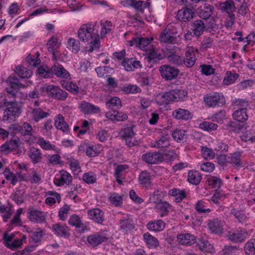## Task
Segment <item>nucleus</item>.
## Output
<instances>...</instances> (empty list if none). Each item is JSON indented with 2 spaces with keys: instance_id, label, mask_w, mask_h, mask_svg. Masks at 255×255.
I'll return each mask as SVG.
<instances>
[{
  "instance_id": "43",
  "label": "nucleus",
  "mask_w": 255,
  "mask_h": 255,
  "mask_svg": "<svg viewBox=\"0 0 255 255\" xmlns=\"http://www.w3.org/2000/svg\"><path fill=\"white\" fill-rule=\"evenodd\" d=\"M159 162L165 161L166 162L174 160L176 157V154L175 152L172 150L165 151L163 152H159Z\"/></svg>"
},
{
  "instance_id": "3",
  "label": "nucleus",
  "mask_w": 255,
  "mask_h": 255,
  "mask_svg": "<svg viewBox=\"0 0 255 255\" xmlns=\"http://www.w3.org/2000/svg\"><path fill=\"white\" fill-rule=\"evenodd\" d=\"M175 33L172 26L168 25L160 34L159 40L161 42L165 43H177L178 39Z\"/></svg>"
},
{
  "instance_id": "17",
  "label": "nucleus",
  "mask_w": 255,
  "mask_h": 255,
  "mask_svg": "<svg viewBox=\"0 0 255 255\" xmlns=\"http://www.w3.org/2000/svg\"><path fill=\"white\" fill-rule=\"evenodd\" d=\"M30 114L32 120L36 123L39 122L45 118H47L50 115L49 110L44 111L39 107L32 108Z\"/></svg>"
},
{
  "instance_id": "63",
  "label": "nucleus",
  "mask_w": 255,
  "mask_h": 255,
  "mask_svg": "<svg viewBox=\"0 0 255 255\" xmlns=\"http://www.w3.org/2000/svg\"><path fill=\"white\" fill-rule=\"evenodd\" d=\"M37 73L44 78L52 77L51 68L49 69L47 67L40 66L37 70Z\"/></svg>"
},
{
  "instance_id": "39",
  "label": "nucleus",
  "mask_w": 255,
  "mask_h": 255,
  "mask_svg": "<svg viewBox=\"0 0 255 255\" xmlns=\"http://www.w3.org/2000/svg\"><path fill=\"white\" fill-rule=\"evenodd\" d=\"M170 204L165 201H162L158 204L155 205V208L160 212V217H163L168 214L171 208Z\"/></svg>"
},
{
  "instance_id": "24",
  "label": "nucleus",
  "mask_w": 255,
  "mask_h": 255,
  "mask_svg": "<svg viewBox=\"0 0 255 255\" xmlns=\"http://www.w3.org/2000/svg\"><path fill=\"white\" fill-rule=\"evenodd\" d=\"M51 72L52 76L54 74L58 77L68 78L70 77L69 72L64 68L63 66L60 65L59 63H55L51 67Z\"/></svg>"
},
{
  "instance_id": "14",
  "label": "nucleus",
  "mask_w": 255,
  "mask_h": 255,
  "mask_svg": "<svg viewBox=\"0 0 255 255\" xmlns=\"http://www.w3.org/2000/svg\"><path fill=\"white\" fill-rule=\"evenodd\" d=\"M11 128L15 132L23 135H32L33 133L31 125L27 122H24L21 125L13 124L11 126Z\"/></svg>"
},
{
  "instance_id": "40",
  "label": "nucleus",
  "mask_w": 255,
  "mask_h": 255,
  "mask_svg": "<svg viewBox=\"0 0 255 255\" xmlns=\"http://www.w3.org/2000/svg\"><path fill=\"white\" fill-rule=\"evenodd\" d=\"M241 152L239 151L230 154L229 156L228 162L236 168L242 166L241 159Z\"/></svg>"
},
{
  "instance_id": "58",
  "label": "nucleus",
  "mask_w": 255,
  "mask_h": 255,
  "mask_svg": "<svg viewBox=\"0 0 255 255\" xmlns=\"http://www.w3.org/2000/svg\"><path fill=\"white\" fill-rule=\"evenodd\" d=\"M207 181L209 185L213 188H219L222 184V180L217 176H210L207 178Z\"/></svg>"
},
{
  "instance_id": "62",
  "label": "nucleus",
  "mask_w": 255,
  "mask_h": 255,
  "mask_svg": "<svg viewBox=\"0 0 255 255\" xmlns=\"http://www.w3.org/2000/svg\"><path fill=\"white\" fill-rule=\"evenodd\" d=\"M122 91L126 94H137L141 92V89L136 85L129 84L124 86Z\"/></svg>"
},
{
  "instance_id": "30",
  "label": "nucleus",
  "mask_w": 255,
  "mask_h": 255,
  "mask_svg": "<svg viewBox=\"0 0 255 255\" xmlns=\"http://www.w3.org/2000/svg\"><path fill=\"white\" fill-rule=\"evenodd\" d=\"M172 102H178L182 100L187 96V92L182 89H174L169 91Z\"/></svg>"
},
{
  "instance_id": "36",
  "label": "nucleus",
  "mask_w": 255,
  "mask_h": 255,
  "mask_svg": "<svg viewBox=\"0 0 255 255\" xmlns=\"http://www.w3.org/2000/svg\"><path fill=\"white\" fill-rule=\"evenodd\" d=\"M159 157V152H147L142 155V159L148 164H157L160 162Z\"/></svg>"
},
{
  "instance_id": "34",
  "label": "nucleus",
  "mask_w": 255,
  "mask_h": 255,
  "mask_svg": "<svg viewBox=\"0 0 255 255\" xmlns=\"http://www.w3.org/2000/svg\"><path fill=\"white\" fill-rule=\"evenodd\" d=\"M194 13L192 9L183 8L178 10L177 16L178 19L182 21H186L193 17Z\"/></svg>"
},
{
  "instance_id": "5",
  "label": "nucleus",
  "mask_w": 255,
  "mask_h": 255,
  "mask_svg": "<svg viewBox=\"0 0 255 255\" xmlns=\"http://www.w3.org/2000/svg\"><path fill=\"white\" fill-rule=\"evenodd\" d=\"M204 101L210 107L220 106L225 103L224 97L218 93H213L207 94L204 98Z\"/></svg>"
},
{
  "instance_id": "64",
  "label": "nucleus",
  "mask_w": 255,
  "mask_h": 255,
  "mask_svg": "<svg viewBox=\"0 0 255 255\" xmlns=\"http://www.w3.org/2000/svg\"><path fill=\"white\" fill-rule=\"evenodd\" d=\"M239 76L236 73H232L231 71H228L226 73V76L224 79V83L228 85L234 83L238 79Z\"/></svg>"
},
{
  "instance_id": "35",
  "label": "nucleus",
  "mask_w": 255,
  "mask_h": 255,
  "mask_svg": "<svg viewBox=\"0 0 255 255\" xmlns=\"http://www.w3.org/2000/svg\"><path fill=\"white\" fill-rule=\"evenodd\" d=\"M52 229L55 234L59 237H66L69 235L68 227L62 224H54L52 226Z\"/></svg>"
},
{
  "instance_id": "38",
  "label": "nucleus",
  "mask_w": 255,
  "mask_h": 255,
  "mask_svg": "<svg viewBox=\"0 0 255 255\" xmlns=\"http://www.w3.org/2000/svg\"><path fill=\"white\" fill-rule=\"evenodd\" d=\"M46 195L48 197L46 198L45 202L49 206L55 204L56 201L58 203L61 201V196L59 194L55 191H49L46 192Z\"/></svg>"
},
{
  "instance_id": "2",
  "label": "nucleus",
  "mask_w": 255,
  "mask_h": 255,
  "mask_svg": "<svg viewBox=\"0 0 255 255\" xmlns=\"http://www.w3.org/2000/svg\"><path fill=\"white\" fill-rule=\"evenodd\" d=\"M42 91L47 93L48 96L60 101H64L68 94L59 87L54 85H47L41 88Z\"/></svg>"
},
{
  "instance_id": "42",
  "label": "nucleus",
  "mask_w": 255,
  "mask_h": 255,
  "mask_svg": "<svg viewBox=\"0 0 255 255\" xmlns=\"http://www.w3.org/2000/svg\"><path fill=\"white\" fill-rule=\"evenodd\" d=\"M143 240L150 248H155L159 245L158 240L149 233H145L143 235Z\"/></svg>"
},
{
  "instance_id": "20",
  "label": "nucleus",
  "mask_w": 255,
  "mask_h": 255,
  "mask_svg": "<svg viewBox=\"0 0 255 255\" xmlns=\"http://www.w3.org/2000/svg\"><path fill=\"white\" fill-rule=\"evenodd\" d=\"M170 138L167 134L162 135L155 141L151 142L150 146L157 148L167 147L170 145Z\"/></svg>"
},
{
  "instance_id": "45",
  "label": "nucleus",
  "mask_w": 255,
  "mask_h": 255,
  "mask_svg": "<svg viewBox=\"0 0 255 255\" xmlns=\"http://www.w3.org/2000/svg\"><path fill=\"white\" fill-rule=\"evenodd\" d=\"M3 174L5 178L9 181L12 185H15L18 180L19 176L10 171L8 168H5Z\"/></svg>"
},
{
  "instance_id": "8",
  "label": "nucleus",
  "mask_w": 255,
  "mask_h": 255,
  "mask_svg": "<svg viewBox=\"0 0 255 255\" xmlns=\"http://www.w3.org/2000/svg\"><path fill=\"white\" fill-rule=\"evenodd\" d=\"M198 53V50L192 46H187L186 49L185 57L183 62L185 65L188 68L192 67L196 61V54Z\"/></svg>"
},
{
  "instance_id": "50",
  "label": "nucleus",
  "mask_w": 255,
  "mask_h": 255,
  "mask_svg": "<svg viewBox=\"0 0 255 255\" xmlns=\"http://www.w3.org/2000/svg\"><path fill=\"white\" fill-rule=\"evenodd\" d=\"M220 8L223 11L226 12L230 15L233 14L232 12L235 9V6L233 1L229 0L221 3Z\"/></svg>"
},
{
  "instance_id": "57",
  "label": "nucleus",
  "mask_w": 255,
  "mask_h": 255,
  "mask_svg": "<svg viewBox=\"0 0 255 255\" xmlns=\"http://www.w3.org/2000/svg\"><path fill=\"white\" fill-rule=\"evenodd\" d=\"M106 105L107 107L109 109H120L122 106L121 100L117 97H115L111 99L106 102Z\"/></svg>"
},
{
  "instance_id": "10",
  "label": "nucleus",
  "mask_w": 255,
  "mask_h": 255,
  "mask_svg": "<svg viewBox=\"0 0 255 255\" xmlns=\"http://www.w3.org/2000/svg\"><path fill=\"white\" fill-rule=\"evenodd\" d=\"M248 236V232L244 229L238 230L234 232H228L227 234L228 240L236 243L245 241Z\"/></svg>"
},
{
  "instance_id": "32",
  "label": "nucleus",
  "mask_w": 255,
  "mask_h": 255,
  "mask_svg": "<svg viewBox=\"0 0 255 255\" xmlns=\"http://www.w3.org/2000/svg\"><path fill=\"white\" fill-rule=\"evenodd\" d=\"M165 224L161 220L151 221L146 225L147 228L150 231L160 232L165 228Z\"/></svg>"
},
{
  "instance_id": "15",
  "label": "nucleus",
  "mask_w": 255,
  "mask_h": 255,
  "mask_svg": "<svg viewBox=\"0 0 255 255\" xmlns=\"http://www.w3.org/2000/svg\"><path fill=\"white\" fill-rule=\"evenodd\" d=\"M108 238L103 234L97 232L88 236L87 242L92 247H95L103 243L107 242Z\"/></svg>"
},
{
  "instance_id": "48",
  "label": "nucleus",
  "mask_w": 255,
  "mask_h": 255,
  "mask_svg": "<svg viewBox=\"0 0 255 255\" xmlns=\"http://www.w3.org/2000/svg\"><path fill=\"white\" fill-rule=\"evenodd\" d=\"M197 246L199 249L204 253H213L215 251L213 246L206 240L200 241L198 243Z\"/></svg>"
},
{
  "instance_id": "1",
  "label": "nucleus",
  "mask_w": 255,
  "mask_h": 255,
  "mask_svg": "<svg viewBox=\"0 0 255 255\" xmlns=\"http://www.w3.org/2000/svg\"><path fill=\"white\" fill-rule=\"evenodd\" d=\"M95 23L88 22L81 25L77 32L78 37L83 42L89 44V53L100 47V37L95 29Z\"/></svg>"
},
{
  "instance_id": "60",
  "label": "nucleus",
  "mask_w": 255,
  "mask_h": 255,
  "mask_svg": "<svg viewBox=\"0 0 255 255\" xmlns=\"http://www.w3.org/2000/svg\"><path fill=\"white\" fill-rule=\"evenodd\" d=\"M109 198L111 203L116 206H119L123 203V196L117 193H110Z\"/></svg>"
},
{
  "instance_id": "53",
  "label": "nucleus",
  "mask_w": 255,
  "mask_h": 255,
  "mask_svg": "<svg viewBox=\"0 0 255 255\" xmlns=\"http://www.w3.org/2000/svg\"><path fill=\"white\" fill-rule=\"evenodd\" d=\"M15 72L22 78H29L32 74L31 70L21 66H18L16 67Z\"/></svg>"
},
{
  "instance_id": "52",
  "label": "nucleus",
  "mask_w": 255,
  "mask_h": 255,
  "mask_svg": "<svg viewBox=\"0 0 255 255\" xmlns=\"http://www.w3.org/2000/svg\"><path fill=\"white\" fill-rule=\"evenodd\" d=\"M11 198L18 205H19L25 200V192L22 190H17L11 195Z\"/></svg>"
},
{
  "instance_id": "27",
  "label": "nucleus",
  "mask_w": 255,
  "mask_h": 255,
  "mask_svg": "<svg viewBox=\"0 0 255 255\" xmlns=\"http://www.w3.org/2000/svg\"><path fill=\"white\" fill-rule=\"evenodd\" d=\"M18 145V139L13 138L2 144L0 146V151L6 154L17 147Z\"/></svg>"
},
{
  "instance_id": "21",
  "label": "nucleus",
  "mask_w": 255,
  "mask_h": 255,
  "mask_svg": "<svg viewBox=\"0 0 255 255\" xmlns=\"http://www.w3.org/2000/svg\"><path fill=\"white\" fill-rule=\"evenodd\" d=\"M192 31L196 37L200 36L206 29L205 24L202 19L194 20L192 24Z\"/></svg>"
},
{
  "instance_id": "56",
  "label": "nucleus",
  "mask_w": 255,
  "mask_h": 255,
  "mask_svg": "<svg viewBox=\"0 0 255 255\" xmlns=\"http://www.w3.org/2000/svg\"><path fill=\"white\" fill-rule=\"evenodd\" d=\"M26 240V236L22 235L21 238L17 239L15 238L12 241L11 243L9 244L7 248L11 250H15L21 246V245L25 243Z\"/></svg>"
},
{
  "instance_id": "22",
  "label": "nucleus",
  "mask_w": 255,
  "mask_h": 255,
  "mask_svg": "<svg viewBox=\"0 0 255 255\" xmlns=\"http://www.w3.org/2000/svg\"><path fill=\"white\" fill-rule=\"evenodd\" d=\"M88 213L90 219L99 224L102 223L104 221V212L99 208H94L89 210H88Z\"/></svg>"
},
{
  "instance_id": "7",
  "label": "nucleus",
  "mask_w": 255,
  "mask_h": 255,
  "mask_svg": "<svg viewBox=\"0 0 255 255\" xmlns=\"http://www.w3.org/2000/svg\"><path fill=\"white\" fill-rule=\"evenodd\" d=\"M73 178L71 175L67 171L62 170L55 175L53 182L57 186L69 185L72 182Z\"/></svg>"
},
{
  "instance_id": "31",
  "label": "nucleus",
  "mask_w": 255,
  "mask_h": 255,
  "mask_svg": "<svg viewBox=\"0 0 255 255\" xmlns=\"http://www.w3.org/2000/svg\"><path fill=\"white\" fill-rule=\"evenodd\" d=\"M15 97V94L13 90L10 91H7L4 97L2 95L0 96V107L9 106L13 103V100H14Z\"/></svg>"
},
{
  "instance_id": "28",
  "label": "nucleus",
  "mask_w": 255,
  "mask_h": 255,
  "mask_svg": "<svg viewBox=\"0 0 255 255\" xmlns=\"http://www.w3.org/2000/svg\"><path fill=\"white\" fill-rule=\"evenodd\" d=\"M168 195L174 197V201L177 203L181 202L186 197V193L185 190H180L177 188H173L168 191Z\"/></svg>"
},
{
  "instance_id": "9",
  "label": "nucleus",
  "mask_w": 255,
  "mask_h": 255,
  "mask_svg": "<svg viewBox=\"0 0 255 255\" xmlns=\"http://www.w3.org/2000/svg\"><path fill=\"white\" fill-rule=\"evenodd\" d=\"M224 222L218 218L209 220L208 221V228L213 233L221 235L224 232Z\"/></svg>"
},
{
  "instance_id": "26",
  "label": "nucleus",
  "mask_w": 255,
  "mask_h": 255,
  "mask_svg": "<svg viewBox=\"0 0 255 255\" xmlns=\"http://www.w3.org/2000/svg\"><path fill=\"white\" fill-rule=\"evenodd\" d=\"M54 125L57 129L61 130L63 132H67L69 130V126L65 121L64 117L58 114L54 118Z\"/></svg>"
},
{
  "instance_id": "49",
  "label": "nucleus",
  "mask_w": 255,
  "mask_h": 255,
  "mask_svg": "<svg viewBox=\"0 0 255 255\" xmlns=\"http://www.w3.org/2000/svg\"><path fill=\"white\" fill-rule=\"evenodd\" d=\"M201 178L198 171L191 170L188 172L187 180L191 184L197 185L200 183Z\"/></svg>"
},
{
  "instance_id": "25",
  "label": "nucleus",
  "mask_w": 255,
  "mask_h": 255,
  "mask_svg": "<svg viewBox=\"0 0 255 255\" xmlns=\"http://www.w3.org/2000/svg\"><path fill=\"white\" fill-rule=\"evenodd\" d=\"M177 239L181 244L186 246H191L196 242L195 237L190 234H178Z\"/></svg>"
},
{
  "instance_id": "54",
  "label": "nucleus",
  "mask_w": 255,
  "mask_h": 255,
  "mask_svg": "<svg viewBox=\"0 0 255 255\" xmlns=\"http://www.w3.org/2000/svg\"><path fill=\"white\" fill-rule=\"evenodd\" d=\"M195 209L199 213H206L211 212V210L207 206V203L202 200L197 202L195 205Z\"/></svg>"
},
{
  "instance_id": "13",
  "label": "nucleus",
  "mask_w": 255,
  "mask_h": 255,
  "mask_svg": "<svg viewBox=\"0 0 255 255\" xmlns=\"http://www.w3.org/2000/svg\"><path fill=\"white\" fill-rule=\"evenodd\" d=\"M214 10L213 5L205 3L197 8L196 12L202 19H207L213 14Z\"/></svg>"
},
{
  "instance_id": "29",
  "label": "nucleus",
  "mask_w": 255,
  "mask_h": 255,
  "mask_svg": "<svg viewBox=\"0 0 255 255\" xmlns=\"http://www.w3.org/2000/svg\"><path fill=\"white\" fill-rule=\"evenodd\" d=\"M28 155L33 164L40 162L42 158V154L40 150L35 147H31L29 149Z\"/></svg>"
},
{
  "instance_id": "46",
  "label": "nucleus",
  "mask_w": 255,
  "mask_h": 255,
  "mask_svg": "<svg viewBox=\"0 0 255 255\" xmlns=\"http://www.w3.org/2000/svg\"><path fill=\"white\" fill-rule=\"evenodd\" d=\"M103 150V147L100 144H96L93 146H89L86 148V154L90 157L97 156Z\"/></svg>"
},
{
  "instance_id": "51",
  "label": "nucleus",
  "mask_w": 255,
  "mask_h": 255,
  "mask_svg": "<svg viewBox=\"0 0 255 255\" xmlns=\"http://www.w3.org/2000/svg\"><path fill=\"white\" fill-rule=\"evenodd\" d=\"M146 51L149 61L159 60L161 59L160 54L153 45Z\"/></svg>"
},
{
  "instance_id": "4",
  "label": "nucleus",
  "mask_w": 255,
  "mask_h": 255,
  "mask_svg": "<svg viewBox=\"0 0 255 255\" xmlns=\"http://www.w3.org/2000/svg\"><path fill=\"white\" fill-rule=\"evenodd\" d=\"M121 134L128 146L132 147L138 144V140L135 137V133L133 127H127L123 128Z\"/></svg>"
},
{
  "instance_id": "37",
  "label": "nucleus",
  "mask_w": 255,
  "mask_h": 255,
  "mask_svg": "<svg viewBox=\"0 0 255 255\" xmlns=\"http://www.w3.org/2000/svg\"><path fill=\"white\" fill-rule=\"evenodd\" d=\"M120 227L123 231L130 232L134 229L133 221L129 218H124L120 220Z\"/></svg>"
},
{
  "instance_id": "55",
  "label": "nucleus",
  "mask_w": 255,
  "mask_h": 255,
  "mask_svg": "<svg viewBox=\"0 0 255 255\" xmlns=\"http://www.w3.org/2000/svg\"><path fill=\"white\" fill-rule=\"evenodd\" d=\"M36 143L42 148L45 150H55V146L51 144L49 141L45 140L44 138L39 137Z\"/></svg>"
},
{
  "instance_id": "23",
  "label": "nucleus",
  "mask_w": 255,
  "mask_h": 255,
  "mask_svg": "<svg viewBox=\"0 0 255 255\" xmlns=\"http://www.w3.org/2000/svg\"><path fill=\"white\" fill-rule=\"evenodd\" d=\"M172 116L177 120L185 121L191 119L193 116L192 113L188 110L179 108L172 112Z\"/></svg>"
},
{
  "instance_id": "16",
  "label": "nucleus",
  "mask_w": 255,
  "mask_h": 255,
  "mask_svg": "<svg viewBox=\"0 0 255 255\" xmlns=\"http://www.w3.org/2000/svg\"><path fill=\"white\" fill-rule=\"evenodd\" d=\"M150 41L149 38L145 37H136L129 41L130 46L135 45L143 51H147L152 45L150 44Z\"/></svg>"
},
{
  "instance_id": "33",
  "label": "nucleus",
  "mask_w": 255,
  "mask_h": 255,
  "mask_svg": "<svg viewBox=\"0 0 255 255\" xmlns=\"http://www.w3.org/2000/svg\"><path fill=\"white\" fill-rule=\"evenodd\" d=\"M6 83L7 85L10 86L11 88L14 89H19V88H25L27 87L29 85L31 84L32 82L28 81V84H22L19 82L18 79L15 76L9 77L7 79Z\"/></svg>"
},
{
  "instance_id": "61",
  "label": "nucleus",
  "mask_w": 255,
  "mask_h": 255,
  "mask_svg": "<svg viewBox=\"0 0 255 255\" xmlns=\"http://www.w3.org/2000/svg\"><path fill=\"white\" fill-rule=\"evenodd\" d=\"M245 251L248 255L255 254V239L249 241L245 245Z\"/></svg>"
},
{
  "instance_id": "11",
  "label": "nucleus",
  "mask_w": 255,
  "mask_h": 255,
  "mask_svg": "<svg viewBox=\"0 0 255 255\" xmlns=\"http://www.w3.org/2000/svg\"><path fill=\"white\" fill-rule=\"evenodd\" d=\"M159 71L161 76L166 80L175 79L179 73V70L177 69L167 65L161 66Z\"/></svg>"
},
{
  "instance_id": "47",
  "label": "nucleus",
  "mask_w": 255,
  "mask_h": 255,
  "mask_svg": "<svg viewBox=\"0 0 255 255\" xmlns=\"http://www.w3.org/2000/svg\"><path fill=\"white\" fill-rule=\"evenodd\" d=\"M67 47L74 53H77L80 49V42L73 38H69L67 42Z\"/></svg>"
},
{
  "instance_id": "59",
  "label": "nucleus",
  "mask_w": 255,
  "mask_h": 255,
  "mask_svg": "<svg viewBox=\"0 0 255 255\" xmlns=\"http://www.w3.org/2000/svg\"><path fill=\"white\" fill-rule=\"evenodd\" d=\"M95 70L99 77H108L113 69L108 66H103L98 67Z\"/></svg>"
},
{
  "instance_id": "6",
  "label": "nucleus",
  "mask_w": 255,
  "mask_h": 255,
  "mask_svg": "<svg viewBox=\"0 0 255 255\" xmlns=\"http://www.w3.org/2000/svg\"><path fill=\"white\" fill-rule=\"evenodd\" d=\"M8 106L3 113V121H15L20 114V108L17 106L14 100H13V103Z\"/></svg>"
},
{
  "instance_id": "12",
  "label": "nucleus",
  "mask_w": 255,
  "mask_h": 255,
  "mask_svg": "<svg viewBox=\"0 0 255 255\" xmlns=\"http://www.w3.org/2000/svg\"><path fill=\"white\" fill-rule=\"evenodd\" d=\"M27 217L31 222L40 223L45 221V214L36 208H29L27 210Z\"/></svg>"
},
{
  "instance_id": "19",
  "label": "nucleus",
  "mask_w": 255,
  "mask_h": 255,
  "mask_svg": "<svg viewBox=\"0 0 255 255\" xmlns=\"http://www.w3.org/2000/svg\"><path fill=\"white\" fill-rule=\"evenodd\" d=\"M79 108L85 114H98L101 112L100 108L86 101L82 102Z\"/></svg>"
},
{
  "instance_id": "44",
  "label": "nucleus",
  "mask_w": 255,
  "mask_h": 255,
  "mask_svg": "<svg viewBox=\"0 0 255 255\" xmlns=\"http://www.w3.org/2000/svg\"><path fill=\"white\" fill-rule=\"evenodd\" d=\"M233 117L236 121L240 122H244L248 119L247 114V109H237L233 114Z\"/></svg>"
},
{
  "instance_id": "41",
  "label": "nucleus",
  "mask_w": 255,
  "mask_h": 255,
  "mask_svg": "<svg viewBox=\"0 0 255 255\" xmlns=\"http://www.w3.org/2000/svg\"><path fill=\"white\" fill-rule=\"evenodd\" d=\"M157 104L159 105L168 104L171 101L169 91L164 93H159L157 95L155 98Z\"/></svg>"
},
{
  "instance_id": "18",
  "label": "nucleus",
  "mask_w": 255,
  "mask_h": 255,
  "mask_svg": "<svg viewBox=\"0 0 255 255\" xmlns=\"http://www.w3.org/2000/svg\"><path fill=\"white\" fill-rule=\"evenodd\" d=\"M122 64L125 69L128 72L133 71L138 68H142L140 62L132 58H124Z\"/></svg>"
}]
</instances>
